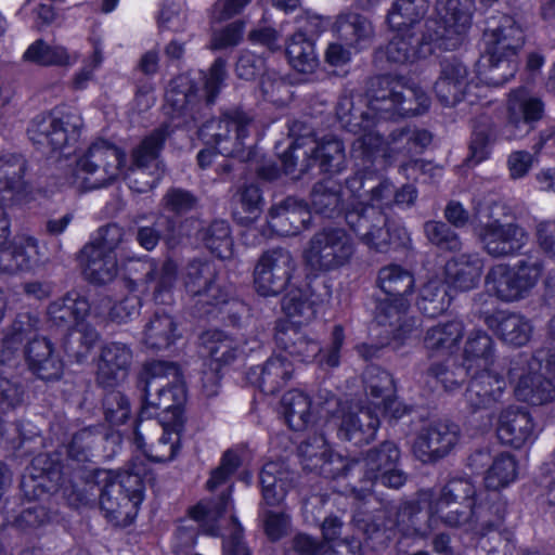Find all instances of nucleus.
I'll return each mask as SVG.
<instances>
[{
  "instance_id": "38",
  "label": "nucleus",
  "mask_w": 555,
  "mask_h": 555,
  "mask_svg": "<svg viewBox=\"0 0 555 555\" xmlns=\"http://www.w3.org/2000/svg\"><path fill=\"white\" fill-rule=\"evenodd\" d=\"M485 323L506 344L520 347L530 339L531 325L520 314L498 311L486 317Z\"/></svg>"
},
{
  "instance_id": "34",
  "label": "nucleus",
  "mask_w": 555,
  "mask_h": 555,
  "mask_svg": "<svg viewBox=\"0 0 555 555\" xmlns=\"http://www.w3.org/2000/svg\"><path fill=\"white\" fill-rule=\"evenodd\" d=\"M436 514L431 511V502L427 511L417 502H405L397 511L396 527L404 538L426 539L435 529Z\"/></svg>"
},
{
  "instance_id": "44",
  "label": "nucleus",
  "mask_w": 555,
  "mask_h": 555,
  "mask_svg": "<svg viewBox=\"0 0 555 555\" xmlns=\"http://www.w3.org/2000/svg\"><path fill=\"white\" fill-rule=\"evenodd\" d=\"M170 134L169 126L162 125L146 135L130 154V165L140 166L150 170H163L160 153Z\"/></svg>"
},
{
  "instance_id": "51",
  "label": "nucleus",
  "mask_w": 555,
  "mask_h": 555,
  "mask_svg": "<svg viewBox=\"0 0 555 555\" xmlns=\"http://www.w3.org/2000/svg\"><path fill=\"white\" fill-rule=\"evenodd\" d=\"M408 301L402 297H391L385 295L384 298L375 299L374 318L380 326H389L390 333L396 335L409 332L404 322L408 310Z\"/></svg>"
},
{
  "instance_id": "24",
  "label": "nucleus",
  "mask_w": 555,
  "mask_h": 555,
  "mask_svg": "<svg viewBox=\"0 0 555 555\" xmlns=\"http://www.w3.org/2000/svg\"><path fill=\"white\" fill-rule=\"evenodd\" d=\"M202 207L201 197L191 190L170 186L160 199V208L165 220V229L169 237H173L182 224V220L197 212Z\"/></svg>"
},
{
  "instance_id": "21",
  "label": "nucleus",
  "mask_w": 555,
  "mask_h": 555,
  "mask_svg": "<svg viewBox=\"0 0 555 555\" xmlns=\"http://www.w3.org/2000/svg\"><path fill=\"white\" fill-rule=\"evenodd\" d=\"M460 438V428L450 422H434L423 428L414 442V451L424 462L438 461L450 453Z\"/></svg>"
},
{
  "instance_id": "22",
  "label": "nucleus",
  "mask_w": 555,
  "mask_h": 555,
  "mask_svg": "<svg viewBox=\"0 0 555 555\" xmlns=\"http://www.w3.org/2000/svg\"><path fill=\"white\" fill-rule=\"evenodd\" d=\"M336 420L338 436L356 446L374 440L380 425L378 415L370 406L341 409Z\"/></svg>"
},
{
  "instance_id": "15",
  "label": "nucleus",
  "mask_w": 555,
  "mask_h": 555,
  "mask_svg": "<svg viewBox=\"0 0 555 555\" xmlns=\"http://www.w3.org/2000/svg\"><path fill=\"white\" fill-rule=\"evenodd\" d=\"M476 235L483 251L493 258L515 256L529 241L527 231L520 224L494 218L481 223Z\"/></svg>"
},
{
  "instance_id": "46",
  "label": "nucleus",
  "mask_w": 555,
  "mask_h": 555,
  "mask_svg": "<svg viewBox=\"0 0 555 555\" xmlns=\"http://www.w3.org/2000/svg\"><path fill=\"white\" fill-rule=\"evenodd\" d=\"M495 360V343L482 330L472 331L464 344L463 361L472 371L489 369Z\"/></svg>"
},
{
  "instance_id": "26",
  "label": "nucleus",
  "mask_w": 555,
  "mask_h": 555,
  "mask_svg": "<svg viewBox=\"0 0 555 555\" xmlns=\"http://www.w3.org/2000/svg\"><path fill=\"white\" fill-rule=\"evenodd\" d=\"M333 31L339 41L357 52L367 49L375 36L372 21L352 10L341 11L336 16Z\"/></svg>"
},
{
  "instance_id": "7",
  "label": "nucleus",
  "mask_w": 555,
  "mask_h": 555,
  "mask_svg": "<svg viewBox=\"0 0 555 555\" xmlns=\"http://www.w3.org/2000/svg\"><path fill=\"white\" fill-rule=\"evenodd\" d=\"M183 285L191 296V309L196 318L210 314L231 296L229 287L220 280L217 266L207 260L194 259L186 264Z\"/></svg>"
},
{
  "instance_id": "56",
  "label": "nucleus",
  "mask_w": 555,
  "mask_h": 555,
  "mask_svg": "<svg viewBox=\"0 0 555 555\" xmlns=\"http://www.w3.org/2000/svg\"><path fill=\"white\" fill-rule=\"evenodd\" d=\"M282 412L289 428L299 431L311 423V401L299 390L286 392L281 400Z\"/></svg>"
},
{
  "instance_id": "3",
  "label": "nucleus",
  "mask_w": 555,
  "mask_h": 555,
  "mask_svg": "<svg viewBox=\"0 0 555 555\" xmlns=\"http://www.w3.org/2000/svg\"><path fill=\"white\" fill-rule=\"evenodd\" d=\"M143 405L140 420L159 415V411L171 414L167 421L172 427H182V403L185 388L179 366L175 362L153 361L146 363L140 377Z\"/></svg>"
},
{
  "instance_id": "30",
  "label": "nucleus",
  "mask_w": 555,
  "mask_h": 555,
  "mask_svg": "<svg viewBox=\"0 0 555 555\" xmlns=\"http://www.w3.org/2000/svg\"><path fill=\"white\" fill-rule=\"evenodd\" d=\"M543 113L544 103L540 98L530 94L526 88L513 90L507 100L508 138H517L519 134L515 130L540 120Z\"/></svg>"
},
{
  "instance_id": "29",
  "label": "nucleus",
  "mask_w": 555,
  "mask_h": 555,
  "mask_svg": "<svg viewBox=\"0 0 555 555\" xmlns=\"http://www.w3.org/2000/svg\"><path fill=\"white\" fill-rule=\"evenodd\" d=\"M270 225L283 235H297L308 229L311 212L307 204L294 196H287L269 210Z\"/></svg>"
},
{
  "instance_id": "55",
  "label": "nucleus",
  "mask_w": 555,
  "mask_h": 555,
  "mask_svg": "<svg viewBox=\"0 0 555 555\" xmlns=\"http://www.w3.org/2000/svg\"><path fill=\"white\" fill-rule=\"evenodd\" d=\"M472 370L464 363L447 358L443 361L433 362L426 370V375L439 383L446 391H454L470 376Z\"/></svg>"
},
{
  "instance_id": "9",
  "label": "nucleus",
  "mask_w": 555,
  "mask_h": 555,
  "mask_svg": "<svg viewBox=\"0 0 555 555\" xmlns=\"http://www.w3.org/2000/svg\"><path fill=\"white\" fill-rule=\"evenodd\" d=\"M542 272V261L532 258L521 259L515 267L495 264L486 275V287L501 301H517L528 296Z\"/></svg>"
},
{
  "instance_id": "39",
  "label": "nucleus",
  "mask_w": 555,
  "mask_h": 555,
  "mask_svg": "<svg viewBox=\"0 0 555 555\" xmlns=\"http://www.w3.org/2000/svg\"><path fill=\"white\" fill-rule=\"evenodd\" d=\"M241 108H228L221 112L218 118L206 120L198 129V137L206 144L215 145L219 152H232L230 128L236 125V115H244Z\"/></svg>"
},
{
  "instance_id": "32",
  "label": "nucleus",
  "mask_w": 555,
  "mask_h": 555,
  "mask_svg": "<svg viewBox=\"0 0 555 555\" xmlns=\"http://www.w3.org/2000/svg\"><path fill=\"white\" fill-rule=\"evenodd\" d=\"M294 374V365L283 356L269 358L262 365L249 369L248 380L267 395L282 389Z\"/></svg>"
},
{
  "instance_id": "6",
  "label": "nucleus",
  "mask_w": 555,
  "mask_h": 555,
  "mask_svg": "<svg viewBox=\"0 0 555 555\" xmlns=\"http://www.w3.org/2000/svg\"><path fill=\"white\" fill-rule=\"evenodd\" d=\"M345 219L359 240L378 253L397 249L409 241L405 228L390 223L386 212L377 206L359 202L346 210Z\"/></svg>"
},
{
  "instance_id": "60",
  "label": "nucleus",
  "mask_w": 555,
  "mask_h": 555,
  "mask_svg": "<svg viewBox=\"0 0 555 555\" xmlns=\"http://www.w3.org/2000/svg\"><path fill=\"white\" fill-rule=\"evenodd\" d=\"M450 302L448 287L440 281H429L421 288L416 305L424 315L436 318L449 308Z\"/></svg>"
},
{
  "instance_id": "23",
  "label": "nucleus",
  "mask_w": 555,
  "mask_h": 555,
  "mask_svg": "<svg viewBox=\"0 0 555 555\" xmlns=\"http://www.w3.org/2000/svg\"><path fill=\"white\" fill-rule=\"evenodd\" d=\"M468 76L466 65L459 59L453 56L441 61L440 75L434 86L441 105L454 107L464 100L469 85Z\"/></svg>"
},
{
  "instance_id": "8",
  "label": "nucleus",
  "mask_w": 555,
  "mask_h": 555,
  "mask_svg": "<svg viewBox=\"0 0 555 555\" xmlns=\"http://www.w3.org/2000/svg\"><path fill=\"white\" fill-rule=\"evenodd\" d=\"M82 125V118L76 109L55 107L47 114L34 117L27 134L40 149L62 152L78 141Z\"/></svg>"
},
{
  "instance_id": "19",
  "label": "nucleus",
  "mask_w": 555,
  "mask_h": 555,
  "mask_svg": "<svg viewBox=\"0 0 555 555\" xmlns=\"http://www.w3.org/2000/svg\"><path fill=\"white\" fill-rule=\"evenodd\" d=\"M483 41L487 57L498 60L502 56H517L525 43V36L514 17L499 14L487 20Z\"/></svg>"
},
{
  "instance_id": "35",
  "label": "nucleus",
  "mask_w": 555,
  "mask_h": 555,
  "mask_svg": "<svg viewBox=\"0 0 555 555\" xmlns=\"http://www.w3.org/2000/svg\"><path fill=\"white\" fill-rule=\"evenodd\" d=\"M446 279L454 288L467 292L479 284L483 260L477 253L460 254L446 263Z\"/></svg>"
},
{
  "instance_id": "16",
  "label": "nucleus",
  "mask_w": 555,
  "mask_h": 555,
  "mask_svg": "<svg viewBox=\"0 0 555 555\" xmlns=\"http://www.w3.org/2000/svg\"><path fill=\"white\" fill-rule=\"evenodd\" d=\"M181 428L168 423L162 425L156 421L144 423L140 420L133 431V442L150 461L168 462L180 450Z\"/></svg>"
},
{
  "instance_id": "45",
  "label": "nucleus",
  "mask_w": 555,
  "mask_h": 555,
  "mask_svg": "<svg viewBox=\"0 0 555 555\" xmlns=\"http://www.w3.org/2000/svg\"><path fill=\"white\" fill-rule=\"evenodd\" d=\"M259 482L263 505L272 507L282 504L291 486L288 472L278 462H268L263 465Z\"/></svg>"
},
{
  "instance_id": "5",
  "label": "nucleus",
  "mask_w": 555,
  "mask_h": 555,
  "mask_svg": "<svg viewBox=\"0 0 555 555\" xmlns=\"http://www.w3.org/2000/svg\"><path fill=\"white\" fill-rule=\"evenodd\" d=\"M431 139L429 131L411 126L392 130L386 139L378 132L369 131L354 140L351 155L363 168L374 167L378 158L387 166L423 153Z\"/></svg>"
},
{
  "instance_id": "20",
  "label": "nucleus",
  "mask_w": 555,
  "mask_h": 555,
  "mask_svg": "<svg viewBox=\"0 0 555 555\" xmlns=\"http://www.w3.org/2000/svg\"><path fill=\"white\" fill-rule=\"evenodd\" d=\"M332 288L324 279H312L304 287H291L282 299V309L289 318L308 322L314 318L315 309L328 302Z\"/></svg>"
},
{
  "instance_id": "59",
  "label": "nucleus",
  "mask_w": 555,
  "mask_h": 555,
  "mask_svg": "<svg viewBox=\"0 0 555 555\" xmlns=\"http://www.w3.org/2000/svg\"><path fill=\"white\" fill-rule=\"evenodd\" d=\"M230 490L222 492L216 500H203L190 509V516L203 524L210 535H218L216 521L225 513L231 504Z\"/></svg>"
},
{
  "instance_id": "42",
  "label": "nucleus",
  "mask_w": 555,
  "mask_h": 555,
  "mask_svg": "<svg viewBox=\"0 0 555 555\" xmlns=\"http://www.w3.org/2000/svg\"><path fill=\"white\" fill-rule=\"evenodd\" d=\"M179 337L173 317L164 310L155 311L143 331V344L156 351L169 348Z\"/></svg>"
},
{
  "instance_id": "47",
  "label": "nucleus",
  "mask_w": 555,
  "mask_h": 555,
  "mask_svg": "<svg viewBox=\"0 0 555 555\" xmlns=\"http://www.w3.org/2000/svg\"><path fill=\"white\" fill-rule=\"evenodd\" d=\"M106 438L107 433L101 425L88 426L78 430L67 446V460L76 463L77 466L91 462L98 447Z\"/></svg>"
},
{
  "instance_id": "11",
  "label": "nucleus",
  "mask_w": 555,
  "mask_h": 555,
  "mask_svg": "<svg viewBox=\"0 0 555 555\" xmlns=\"http://www.w3.org/2000/svg\"><path fill=\"white\" fill-rule=\"evenodd\" d=\"M354 250V243L345 229L325 227L311 236L304 258L312 271L330 272L349 263Z\"/></svg>"
},
{
  "instance_id": "37",
  "label": "nucleus",
  "mask_w": 555,
  "mask_h": 555,
  "mask_svg": "<svg viewBox=\"0 0 555 555\" xmlns=\"http://www.w3.org/2000/svg\"><path fill=\"white\" fill-rule=\"evenodd\" d=\"M90 311V304L78 292L72 291L51 302L48 315L51 323L66 330L79 325Z\"/></svg>"
},
{
  "instance_id": "10",
  "label": "nucleus",
  "mask_w": 555,
  "mask_h": 555,
  "mask_svg": "<svg viewBox=\"0 0 555 555\" xmlns=\"http://www.w3.org/2000/svg\"><path fill=\"white\" fill-rule=\"evenodd\" d=\"M126 153L106 140L93 142L76 160V173L87 190L105 188L121 176Z\"/></svg>"
},
{
  "instance_id": "53",
  "label": "nucleus",
  "mask_w": 555,
  "mask_h": 555,
  "mask_svg": "<svg viewBox=\"0 0 555 555\" xmlns=\"http://www.w3.org/2000/svg\"><path fill=\"white\" fill-rule=\"evenodd\" d=\"M427 0H396L387 14V22L392 28H409L417 30L416 27L428 12Z\"/></svg>"
},
{
  "instance_id": "27",
  "label": "nucleus",
  "mask_w": 555,
  "mask_h": 555,
  "mask_svg": "<svg viewBox=\"0 0 555 555\" xmlns=\"http://www.w3.org/2000/svg\"><path fill=\"white\" fill-rule=\"evenodd\" d=\"M24 356L29 370L40 379H59L63 362L53 343L46 336H34L25 344Z\"/></svg>"
},
{
  "instance_id": "31",
  "label": "nucleus",
  "mask_w": 555,
  "mask_h": 555,
  "mask_svg": "<svg viewBox=\"0 0 555 555\" xmlns=\"http://www.w3.org/2000/svg\"><path fill=\"white\" fill-rule=\"evenodd\" d=\"M132 351L126 344L105 345L98 362L96 380L103 387H112L121 382L128 373Z\"/></svg>"
},
{
  "instance_id": "18",
  "label": "nucleus",
  "mask_w": 555,
  "mask_h": 555,
  "mask_svg": "<svg viewBox=\"0 0 555 555\" xmlns=\"http://www.w3.org/2000/svg\"><path fill=\"white\" fill-rule=\"evenodd\" d=\"M473 8V0H436L437 17L430 21L439 24L437 34L450 50L457 49L464 42L472 24Z\"/></svg>"
},
{
  "instance_id": "62",
  "label": "nucleus",
  "mask_w": 555,
  "mask_h": 555,
  "mask_svg": "<svg viewBox=\"0 0 555 555\" xmlns=\"http://www.w3.org/2000/svg\"><path fill=\"white\" fill-rule=\"evenodd\" d=\"M146 282H155L154 299L159 304H168L171 296L170 292L177 280V264L168 259L157 269L153 262L146 263Z\"/></svg>"
},
{
  "instance_id": "28",
  "label": "nucleus",
  "mask_w": 555,
  "mask_h": 555,
  "mask_svg": "<svg viewBox=\"0 0 555 555\" xmlns=\"http://www.w3.org/2000/svg\"><path fill=\"white\" fill-rule=\"evenodd\" d=\"M21 481V488L28 500H37L57 489L60 467L48 455L41 454L31 461Z\"/></svg>"
},
{
  "instance_id": "50",
  "label": "nucleus",
  "mask_w": 555,
  "mask_h": 555,
  "mask_svg": "<svg viewBox=\"0 0 555 555\" xmlns=\"http://www.w3.org/2000/svg\"><path fill=\"white\" fill-rule=\"evenodd\" d=\"M285 53L289 65L299 73H312L319 65L314 41L301 30L288 38Z\"/></svg>"
},
{
  "instance_id": "17",
  "label": "nucleus",
  "mask_w": 555,
  "mask_h": 555,
  "mask_svg": "<svg viewBox=\"0 0 555 555\" xmlns=\"http://www.w3.org/2000/svg\"><path fill=\"white\" fill-rule=\"evenodd\" d=\"M507 383L503 376L489 369L475 370L469 376L463 401L469 413L494 409L503 403Z\"/></svg>"
},
{
  "instance_id": "25",
  "label": "nucleus",
  "mask_w": 555,
  "mask_h": 555,
  "mask_svg": "<svg viewBox=\"0 0 555 555\" xmlns=\"http://www.w3.org/2000/svg\"><path fill=\"white\" fill-rule=\"evenodd\" d=\"M496 435L503 444L519 449L537 438L535 424L528 411L511 405L499 414Z\"/></svg>"
},
{
  "instance_id": "52",
  "label": "nucleus",
  "mask_w": 555,
  "mask_h": 555,
  "mask_svg": "<svg viewBox=\"0 0 555 555\" xmlns=\"http://www.w3.org/2000/svg\"><path fill=\"white\" fill-rule=\"evenodd\" d=\"M310 196L311 207L315 214L334 218L343 211L341 186L333 180L317 182Z\"/></svg>"
},
{
  "instance_id": "43",
  "label": "nucleus",
  "mask_w": 555,
  "mask_h": 555,
  "mask_svg": "<svg viewBox=\"0 0 555 555\" xmlns=\"http://www.w3.org/2000/svg\"><path fill=\"white\" fill-rule=\"evenodd\" d=\"M313 172L315 175L340 173L346 169V154L343 141L334 137H326L311 147Z\"/></svg>"
},
{
  "instance_id": "54",
  "label": "nucleus",
  "mask_w": 555,
  "mask_h": 555,
  "mask_svg": "<svg viewBox=\"0 0 555 555\" xmlns=\"http://www.w3.org/2000/svg\"><path fill=\"white\" fill-rule=\"evenodd\" d=\"M476 490L466 478H452L441 489L436 498L431 499V511L441 514L451 504H467L474 502Z\"/></svg>"
},
{
  "instance_id": "40",
  "label": "nucleus",
  "mask_w": 555,
  "mask_h": 555,
  "mask_svg": "<svg viewBox=\"0 0 555 555\" xmlns=\"http://www.w3.org/2000/svg\"><path fill=\"white\" fill-rule=\"evenodd\" d=\"M206 354L219 364H231L236 359L246 356V343L233 338L222 331H207L201 336Z\"/></svg>"
},
{
  "instance_id": "61",
  "label": "nucleus",
  "mask_w": 555,
  "mask_h": 555,
  "mask_svg": "<svg viewBox=\"0 0 555 555\" xmlns=\"http://www.w3.org/2000/svg\"><path fill=\"white\" fill-rule=\"evenodd\" d=\"M281 162L286 175L300 178L304 175H312L313 160L311 147L307 149L302 140H295L281 155Z\"/></svg>"
},
{
  "instance_id": "49",
  "label": "nucleus",
  "mask_w": 555,
  "mask_h": 555,
  "mask_svg": "<svg viewBox=\"0 0 555 555\" xmlns=\"http://www.w3.org/2000/svg\"><path fill=\"white\" fill-rule=\"evenodd\" d=\"M474 519H476L475 534L486 535L498 529L504 521L506 502L498 492L488 494L485 499L473 502Z\"/></svg>"
},
{
  "instance_id": "41",
  "label": "nucleus",
  "mask_w": 555,
  "mask_h": 555,
  "mask_svg": "<svg viewBox=\"0 0 555 555\" xmlns=\"http://www.w3.org/2000/svg\"><path fill=\"white\" fill-rule=\"evenodd\" d=\"M401 451L393 441H384L365 451L361 459L364 480L375 482L380 474L390 472V468L398 466Z\"/></svg>"
},
{
  "instance_id": "12",
  "label": "nucleus",
  "mask_w": 555,
  "mask_h": 555,
  "mask_svg": "<svg viewBox=\"0 0 555 555\" xmlns=\"http://www.w3.org/2000/svg\"><path fill=\"white\" fill-rule=\"evenodd\" d=\"M426 31L397 28L398 31L385 47L384 53L389 62L405 64L425 57L433 52V43L444 50L443 38L437 34L439 24L428 20L425 24Z\"/></svg>"
},
{
  "instance_id": "57",
  "label": "nucleus",
  "mask_w": 555,
  "mask_h": 555,
  "mask_svg": "<svg viewBox=\"0 0 555 555\" xmlns=\"http://www.w3.org/2000/svg\"><path fill=\"white\" fill-rule=\"evenodd\" d=\"M377 283L385 295L405 298L413 291L414 276L399 264H389L378 271Z\"/></svg>"
},
{
  "instance_id": "2",
  "label": "nucleus",
  "mask_w": 555,
  "mask_h": 555,
  "mask_svg": "<svg viewBox=\"0 0 555 555\" xmlns=\"http://www.w3.org/2000/svg\"><path fill=\"white\" fill-rule=\"evenodd\" d=\"M94 472L78 492L80 504L91 505L98 501L109 521L117 526L129 525L144 499L145 478L149 475L144 460L132 459L118 472Z\"/></svg>"
},
{
  "instance_id": "13",
  "label": "nucleus",
  "mask_w": 555,
  "mask_h": 555,
  "mask_svg": "<svg viewBox=\"0 0 555 555\" xmlns=\"http://www.w3.org/2000/svg\"><path fill=\"white\" fill-rule=\"evenodd\" d=\"M529 356L515 354L509 361L508 377L516 382L515 395L518 400L531 405H542L555 399L553 379L539 370L529 369Z\"/></svg>"
},
{
  "instance_id": "36",
  "label": "nucleus",
  "mask_w": 555,
  "mask_h": 555,
  "mask_svg": "<svg viewBox=\"0 0 555 555\" xmlns=\"http://www.w3.org/2000/svg\"><path fill=\"white\" fill-rule=\"evenodd\" d=\"M79 258L86 280L92 284H107L117 275L116 254L106 253L95 246L85 245Z\"/></svg>"
},
{
  "instance_id": "64",
  "label": "nucleus",
  "mask_w": 555,
  "mask_h": 555,
  "mask_svg": "<svg viewBox=\"0 0 555 555\" xmlns=\"http://www.w3.org/2000/svg\"><path fill=\"white\" fill-rule=\"evenodd\" d=\"M236 125L230 128V140L233 144L232 152H219L223 156L237 157L243 162L249 160L251 157V142L249 140L250 132L255 129V120L251 115H236Z\"/></svg>"
},
{
  "instance_id": "33",
  "label": "nucleus",
  "mask_w": 555,
  "mask_h": 555,
  "mask_svg": "<svg viewBox=\"0 0 555 555\" xmlns=\"http://www.w3.org/2000/svg\"><path fill=\"white\" fill-rule=\"evenodd\" d=\"M27 160L21 154L0 156V202H15L27 193Z\"/></svg>"
},
{
  "instance_id": "1",
  "label": "nucleus",
  "mask_w": 555,
  "mask_h": 555,
  "mask_svg": "<svg viewBox=\"0 0 555 555\" xmlns=\"http://www.w3.org/2000/svg\"><path fill=\"white\" fill-rule=\"evenodd\" d=\"M367 112H359L352 91H344L336 104V116L344 128L359 132L370 127L371 113L379 118L392 119L420 115L428 107L426 93L404 77L379 75L367 80Z\"/></svg>"
},
{
  "instance_id": "63",
  "label": "nucleus",
  "mask_w": 555,
  "mask_h": 555,
  "mask_svg": "<svg viewBox=\"0 0 555 555\" xmlns=\"http://www.w3.org/2000/svg\"><path fill=\"white\" fill-rule=\"evenodd\" d=\"M42 327V319L37 311L18 312L4 337V344L14 345L28 343L34 336H39L38 332Z\"/></svg>"
},
{
  "instance_id": "58",
  "label": "nucleus",
  "mask_w": 555,
  "mask_h": 555,
  "mask_svg": "<svg viewBox=\"0 0 555 555\" xmlns=\"http://www.w3.org/2000/svg\"><path fill=\"white\" fill-rule=\"evenodd\" d=\"M24 401V388L14 364L0 360V414L15 410Z\"/></svg>"
},
{
  "instance_id": "14",
  "label": "nucleus",
  "mask_w": 555,
  "mask_h": 555,
  "mask_svg": "<svg viewBox=\"0 0 555 555\" xmlns=\"http://www.w3.org/2000/svg\"><path fill=\"white\" fill-rule=\"evenodd\" d=\"M295 267L289 250L276 247L264 251L254 270L256 292L263 297L281 294L289 283Z\"/></svg>"
},
{
  "instance_id": "4",
  "label": "nucleus",
  "mask_w": 555,
  "mask_h": 555,
  "mask_svg": "<svg viewBox=\"0 0 555 555\" xmlns=\"http://www.w3.org/2000/svg\"><path fill=\"white\" fill-rule=\"evenodd\" d=\"M227 77V61L217 57L208 72L203 73V88L186 76L172 79L166 92V103L184 122L201 121L210 114Z\"/></svg>"
},
{
  "instance_id": "48",
  "label": "nucleus",
  "mask_w": 555,
  "mask_h": 555,
  "mask_svg": "<svg viewBox=\"0 0 555 555\" xmlns=\"http://www.w3.org/2000/svg\"><path fill=\"white\" fill-rule=\"evenodd\" d=\"M464 325L459 320L438 323L429 327L424 336V347L429 357L452 351L463 337Z\"/></svg>"
}]
</instances>
